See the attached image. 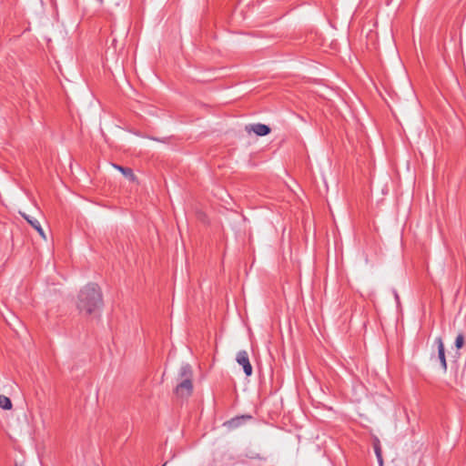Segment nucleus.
I'll list each match as a JSON object with an SVG mask.
<instances>
[{
    "label": "nucleus",
    "instance_id": "1",
    "mask_svg": "<svg viewBox=\"0 0 466 466\" xmlns=\"http://www.w3.org/2000/svg\"><path fill=\"white\" fill-rule=\"evenodd\" d=\"M103 305V296L97 284L86 285L78 294L77 309L80 312L91 315Z\"/></svg>",
    "mask_w": 466,
    "mask_h": 466
},
{
    "label": "nucleus",
    "instance_id": "11",
    "mask_svg": "<svg viewBox=\"0 0 466 466\" xmlns=\"http://www.w3.org/2000/svg\"><path fill=\"white\" fill-rule=\"evenodd\" d=\"M464 345V335L462 333L458 334L455 339V347L457 349L462 348Z\"/></svg>",
    "mask_w": 466,
    "mask_h": 466
},
{
    "label": "nucleus",
    "instance_id": "7",
    "mask_svg": "<svg viewBox=\"0 0 466 466\" xmlns=\"http://www.w3.org/2000/svg\"><path fill=\"white\" fill-rule=\"evenodd\" d=\"M23 217L40 234V236L46 238L44 230L37 219L31 218L30 216H27L25 214H23Z\"/></svg>",
    "mask_w": 466,
    "mask_h": 466
},
{
    "label": "nucleus",
    "instance_id": "10",
    "mask_svg": "<svg viewBox=\"0 0 466 466\" xmlns=\"http://www.w3.org/2000/svg\"><path fill=\"white\" fill-rule=\"evenodd\" d=\"M118 170H120L126 177H134V174L131 168L129 167H123L120 166H115Z\"/></svg>",
    "mask_w": 466,
    "mask_h": 466
},
{
    "label": "nucleus",
    "instance_id": "3",
    "mask_svg": "<svg viewBox=\"0 0 466 466\" xmlns=\"http://www.w3.org/2000/svg\"><path fill=\"white\" fill-rule=\"evenodd\" d=\"M237 362L243 367V370L247 376L252 374V366L250 364L248 352L246 350H240L237 354Z\"/></svg>",
    "mask_w": 466,
    "mask_h": 466
},
{
    "label": "nucleus",
    "instance_id": "4",
    "mask_svg": "<svg viewBox=\"0 0 466 466\" xmlns=\"http://www.w3.org/2000/svg\"><path fill=\"white\" fill-rule=\"evenodd\" d=\"M435 342L438 345V357H439V360L441 361V367H442L443 370L446 371V370H447V362H446V358H445V349H444V344H443L442 339L441 337H438L435 339Z\"/></svg>",
    "mask_w": 466,
    "mask_h": 466
},
{
    "label": "nucleus",
    "instance_id": "5",
    "mask_svg": "<svg viewBox=\"0 0 466 466\" xmlns=\"http://www.w3.org/2000/svg\"><path fill=\"white\" fill-rule=\"evenodd\" d=\"M247 129L248 131H253L256 135L259 137H263L270 133V127L267 125L260 123L251 125L249 128L247 127Z\"/></svg>",
    "mask_w": 466,
    "mask_h": 466
},
{
    "label": "nucleus",
    "instance_id": "8",
    "mask_svg": "<svg viewBox=\"0 0 466 466\" xmlns=\"http://www.w3.org/2000/svg\"><path fill=\"white\" fill-rule=\"evenodd\" d=\"M373 449H374L376 457L378 459V461H379L380 465L381 466L383 463L382 451H381L380 440L377 437H375L373 440Z\"/></svg>",
    "mask_w": 466,
    "mask_h": 466
},
{
    "label": "nucleus",
    "instance_id": "6",
    "mask_svg": "<svg viewBox=\"0 0 466 466\" xmlns=\"http://www.w3.org/2000/svg\"><path fill=\"white\" fill-rule=\"evenodd\" d=\"M252 417L250 415H242L239 417H235L231 419L230 420L227 421L225 423L226 426H228V429H236L239 427L242 423L245 421L250 420Z\"/></svg>",
    "mask_w": 466,
    "mask_h": 466
},
{
    "label": "nucleus",
    "instance_id": "9",
    "mask_svg": "<svg viewBox=\"0 0 466 466\" xmlns=\"http://www.w3.org/2000/svg\"><path fill=\"white\" fill-rule=\"evenodd\" d=\"M0 408H2L4 410H11L12 409L11 400L5 395H0Z\"/></svg>",
    "mask_w": 466,
    "mask_h": 466
},
{
    "label": "nucleus",
    "instance_id": "12",
    "mask_svg": "<svg viewBox=\"0 0 466 466\" xmlns=\"http://www.w3.org/2000/svg\"><path fill=\"white\" fill-rule=\"evenodd\" d=\"M167 463H164L162 466H166Z\"/></svg>",
    "mask_w": 466,
    "mask_h": 466
},
{
    "label": "nucleus",
    "instance_id": "2",
    "mask_svg": "<svg viewBox=\"0 0 466 466\" xmlns=\"http://www.w3.org/2000/svg\"><path fill=\"white\" fill-rule=\"evenodd\" d=\"M177 380L174 390L175 394L181 399L188 398L193 391L192 370L189 365L187 364L180 368Z\"/></svg>",
    "mask_w": 466,
    "mask_h": 466
}]
</instances>
